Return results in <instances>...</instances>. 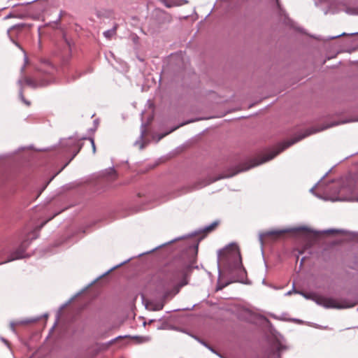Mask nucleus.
<instances>
[{
  "instance_id": "4468645a",
  "label": "nucleus",
  "mask_w": 358,
  "mask_h": 358,
  "mask_svg": "<svg viewBox=\"0 0 358 358\" xmlns=\"http://www.w3.org/2000/svg\"><path fill=\"white\" fill-rule=\"evenodd\" d=\"M87 140L90 141V143L92 147L93 152H95V145H94V140L92 138H87Z\"/></svg>"
},
{
  "instance_id": "f03ea898",
  "label": "nucleus",
  "mask_w": 358,
  "mask_h": 358,
  "mask_svg": "<svg viewBox=\"0 0 358 358\" xmlns=\"http://www.w3.org/2000/svg\"><path fill=\"white\" fill-rule=\"evenodd\" d=\"M328 127H327V128ZM326 129V127H325ZM324 129V128H322L321 129H307L303 134L299 135L298 136H296L291 139L290 141H286L280 145H279L275 150H270L267 152L265 154H263L260 156H258L256 158L250 159L249 162L243 163L238 166L234 168V171H233L231 173L226 175V176H222L218 178H214V179H209L207 182H206L203 186L208 185L213 182H215L216 180L227 178V177H231L235 176L236 174L241 172L248 171V169L255 167L256 166H258L261 164H263L266 162H268L272 159H273L276 155H278L279 153L282 152L286 148H289L292 145L296 143V142L302 140L303 138L308 136L309 135L312 134H315L317 131H322Z\"/></svg>"
},
{
  "instance_id": "1a4fd4ad",
  "label": "nucleus",
  "mask_w": 358,
  "mask_h": 358,
  "mask_svg": "<svg viewBox=\"0 0 358 358\" xmlns=\"http://www.w3.org/2000/svg\"><path fill=\"white\" fill-rule=\"evenodd\" d=\"M19 82L21 85L24 83L25 85L31 86L32 87H36V86L34 81L31 78H29V77H25L22 80H20Z\"/></svg>"
},
{
  "instance_id": "ddd939ff",
  "label": "nucleus",
  "mask_w": 358,
  "mask_h": 358,
  "mask_svg": "<svg viewBox=\"0 0 358 358\" xmlns=\"http://www.w3.org/2000/svg\"><path fill=\"white\" fill-rule=\"evenodd\" d=\"M108 173H109V176H108L109 180H115L117 178V174L114 170H110Z\"/></svg>"
},
{
  "instance_id": "9d476101",
  "label": "nucleus",
  "mask_w": 358,
  "mask_h": 358,
  "mask_svg": "<svg viewBox=\"0 0 358 358\" xmlns=\"http://www.w3.org/2000/svg\"><path fill=\"white\" fill-rule=\"evenodd\" d=\"M116 29H117V27H116V26H115V27H113V29H110V30H108V31H105V32L103 33L104 36H105L107 38L110 39V38H111V37H112V36L115 34Z\"/></svg>"
},
{
  "instance_id": "f257e3e1",
  "label": "nucleus",
  "mask_w": 358,
  "mask_h": 358,
  "mask_svg": "<svg viewBox=\"0 0 358 358\" xmlns=\"http://www.w3.org/2000/svg\"><path fill=\"white\" fill-rule=\"evenodd\" d=\"M345 233V231L339 229L316 231L303 226L289 227L282 229H272L262 232L259 234V241L262 245L272 244L296 236H303L308 239L317 241L324 236H343Z\"/></svg>"
},
{
  "instance_id": "0eeeda50",
  "label": "nucleus",
  "mask_w": 358,
  "mask_h": 358,
  "mask_svg": "<svg viewBox=\"0 0 358 358\" xmlns=\"http://www.w3.org/2000/svg\"><path fill=\"white\" fill-rule=\"evenodd\" d=\"M26 257L27 255H25V248H17L15 251L11 255V257L8 259V261L24 258Z\"/></svg>"
},
{
  "instance_id": "6ab92c4d",
  "label": "nucleus",
  "mask_w": 358,
  "mask_h": 358,
  "mask_svg": "<svg viewBox=\"0 0 358 358\" xmlns=\"http://www.w3.org/2000/svg\"><path fill=\"white\" fill-rule=\"evenodd\" d=\"M356 238L358 239V234H357V235H356Z\"/></svg>"
},
{
  "instance_id": "9b49d317",
  "label": "nucleus",
  "mask_w": 358,
  "mask_h": 358,
  "mask_svg": "<svg viewBox=\"0 0 358 358\" xmlns=\"http://www.w3.org/2000/svg\"><path fill=\"white\" fill-rule=\"evenodd\" d=\"M64 43L65 47H64V50H62V52H63V54L66 55V54H68L69 52H70V51H71V44L66 38L64 39Z\"/></svg>"
},
{
  "instance_id": "2eb2a0df",
  "label": "nucleus",
  "mask_w": 358,
  "mask_h": 358,
  "mask_svg": "<svg viewBox=\"0 0 358 358\" xmlns=\"http://www.w3.org/2000/svg\"><path fill=\"white\" fill-rule=\"evenodd\" d=\"M191 122L192 121H189V122H185V123H182L181 124H180L178 126L174 127L173 129H172L169 133H171V132L175 131L176 129H177L178 128H179L180 127L183 126V125H185V124H187L189 122Z\"/></svg>"
},
{
  "instance_id": "20e7f679",
  "label": "nucleus",
  "mask_w": 358,
  "mask_h": 358,
  "mask_svg": "<svg viewBox=\"0 0 358 358\" xmlns=\"http://www.w3.org/2000/svg\"><path fill=\"white\" fill-rule=\"evenodd\" d=\"M219 224V220L214 221L209 226H207L203 229L195 231L194 234H191L189 236V239L192 242V245L191 246H198L200 241L214 231Z\"/></svg>"
},
{
  "instance_id": "423d86ee",
  "label": "nucleus",
  "mask_w": 358,
  "mask_h": 358,
  "mask_svg": "<svg viewBox=\"0 0 358 358\" xmlns=\"http://www.w3.org/2000/svg\"><path fill=\"white\" fill-rule=\"evenodd\" d=\"M339 199L342 201L358 202V191L351 187H342L339 191Z\"/></svg>"
},
{
  "instance_id": "dca6fc26",
  "label": "nucleus",
  "mask_w": 358,
  "mask_h": 358,
  "mask_svg": "<svg viewBox=\"0 0 358 358\" xmlns=\"http://www.w3.org/2000/svg\"><path fill=\"white\" fill-rule=\"evenodd\" d=\"M227 246L235 247V246H238V245L236 243H231L228 244Z\"/></svg>"
},
{
  "instance_id": "a211bd4d",
  "label": "nucleus",
  "mask_w": 358,
  "mask_h": 358,
  "mask_svg": "<svg viewBox=\"0 0 358 358\" xmlns=\"http://www.w3.org/2000/svg\"><path fill=\"white\" fill-rule=\"evenodd\" d=\"M304 259H305V258H304V257H303V258L301 259V264H303V262H304Z\"/></svg>"
},
{
  "instance_id": "f8f14e48",
  "label": "nucleus",
  "mask_w": 358,
  "mask_h": 358,
  "mask_svg": "<svg viewBox=\"0 0 358 358\" xmlns=\"http://www.w3.org/2000/svg\"><path fill=\"white\" fill-rule=\"evenodd\" d=\"M20 99H21L22 101V102H23L26 106H29L31 105V102H30L29 101H27V100L24 98V95H23L22 90H21V91H20Z\"/></svg>"
},
{
  "instance_id": "6e6552de",
  "label": "nucleus",
  "mask_w": 358,
  "mask_h": 358,
  "mask_svg": "<svg viewBox=\"0 0 358 358\" xmlns=\"http://www.w3.org/2000/svg\"><path fill=\"white\" fill-rule=\"evenodd\" d=\"M38 237V231L34 230L31 232H29L27 237L23 240V244H28L29 240H34L36 239Z\"/></svg>"
},
{
  "instance_id": "39448f33",
  "label": "nucleus",
  "mask_w": 358,
  "mask_h": 358,
  "mask_svg": "<svg viewBox=\"0 0 358 358\" xmlns=\"http://www.w3.org/2000/svg\"><path fill=\"white\" fill-rule=\"evenodd\" d=\"M308 298H310L317 304L321 305L327 308H344L347 306L338 300L333 298L326 297L317 294H310Z\"/></svg>"
},
{
  "instance_id": "f3484780",
  "label": "nucleus",
  "mask_w": 358,
  "mask_h": 358,
  "mask_svg": "<svg viewBox=\"0 0 358 358\" xmlns=\"http://www.w3.org/2000/svg\"><path fill=\"white\" fill-rule=\"evenodd\" d=\"M159 246H162V247L167 246V244L166 243H164V244L160 245Z\"/></svg>"
},
{
  "instance_id": "7ed1b4c3",
  "label": "nucleus",
  "mask_w": 358,
  "mask_h": 358,
  "mask_svg": "<svg viewBox=\"0 0 358 358\" xmlns=\"http://www.w3.org/2000/svg\"><path fill=\"white\" fill-rule=\"evenodd\" d=\"M218 260L234 277L243 278L245 276L246 271L239 248H222L218 252Z\"/></svg>"
}]
</instances>
